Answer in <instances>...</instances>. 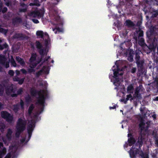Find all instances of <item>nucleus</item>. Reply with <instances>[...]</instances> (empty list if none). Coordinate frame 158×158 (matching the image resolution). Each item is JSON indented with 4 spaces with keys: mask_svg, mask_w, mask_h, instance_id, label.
Instances as JSON below:
<instances>
[{
    "mask_svg": "<svg viewBox=\"0 0 158 158\" xmlns=\"http://www.w3.org/2000/svg\"><path fill=\"white\" fill-rule=\"evenodd\" d=\"M20 105L22 109L24 108V102L23 100L21 99L20 100Z\"/></svg>",
    "mask_w": 158,
    "mask_h": 158,
    "instance_id": "nucleus-51",
    "label": "nucleus"
},
{
    "mask_svg": "<svg viewBox=\"0 0 158 158\" xmlns=\"http://www.w3.org/2000/svg\"><path fill=\"white\" fill-rule=\"evenodd\" d=\"M25 78V77H24L22 78L21 79H20L19 78V81H18V83L20 85L22 84L23 83L24 81Z\"/></svg>",
    "mask_w": 158,
    "mask_h": 158,
    "instance_id": "nucleus-47",
    "label": "nucleus"
},
{
    "mask_svg": "<svg viewBox=\"0 0 158 158\" xmlns=\"http://www.w3.org/2000/svg\"><path fill=\"white\" fill-rule=\"evenodd\" d=\"M140 89L139 87H137L136 88L135 91L134 98H138L139 99L141 98V95L139 93Z\"/></svg>",
    "mask_w": 158,
    "mask_h": 158,
    "instance_id": "nucleus-18",
    "label": "nucleus"
},
{
    "mask_svg": "<svg viewBox=\"0 0 158 158\" xmlns=\"http://www.w3.org/2000/svg\"><path fill=\"white\" fill-rule=\"evenodd\" d=\"M30 16L34 18L38 17V18H39L43 17V14L39 11H35L31 12L30 14Z\"/></svg>",
    "mask_w": 158,
    "mask_h": 158,
    "instance_id": "nucleus-11",
    "label": "nucleus"
},
{
    "mask_svg": "<svg viewBox=\"0 0 158 158\" xmlns=\"http://www.w3.org/2000/svg\"><path fill=\"white\" fill-rule=\"evenodd\" d=\"M36 34L37 36H40V38L44 39V33L42 31H37L36 33Z\"/></svg>",
    "mask_w": 158,
    "mask_h": 158,
    "instance_id": "nucleus-28",
    "label": "nucleus"
},
{
    "mask_svg": "<svg viewBox=\"0 0 158 158\" xmlns=\"http://www.w3.org/2000/svg\"><path fill=\"white\" fill-rule=\"evenodd\" d=\"M144 62V60H141L136 62L138 69L141 73L143 72L144 70V67L143 66Z\"/></svg>",
    "mask_w": 158,
    "mask_h": 158,
    "instance_id": "nucleus-8",
    "label": "nucleus"
},
{
    "mask_svg": "<svg viewBox=\"0 0 158 158\" xmlns=\"http://www.w3.org/2000/svg\"><path fill=\"white\" fill-rule=\"evenodd\" d=\"M118 69L116 70H115V69H114L113 70L114 71V76H113V77H117L118 75V71L119 69L118 68V66H117Z\"/></svg>",
    "mask_w": 158,
    "mask_h": 158,
    "instance_id": "nucleus-39",
    "label": "nucleus"
},
{
    "mask_svg": "<svg viewBox=\"0 0 158 158\" xmlns=\"http://www.w3.org/2000/svg\"><path fill=\"white\" fill-rule=\"evenodd\" d=\"M42 72V70H40L36 73V77H39L41 74Z\"/></svg>",
    "mask_w": 158,
    "mask_h": 158,
    "instance_id": "nucleus-50",
    "label": "nucleus"
},
{
    "mask_svg": "<svg viewBox=\"0 0 158 158\" xmlns=\"http://www.w3.org/2000/svg\"><path fill=\"white\" fill-rule=\"evenodd\" d=\"M13 37L14 39H20L22 40L27 38V36L23 33H15Z\"/></svg>",
    "mask_w": 158,
    "mask_h": 158,
    "instance_id": "nucleus-13",
    "label": "nucleus"
},
{
    "mask_svg": "<svg viewBox=\"0 0 158 158\" xmlns=\"http://www.w3.org/2000/svg\"><path fill=\"white\" fill-rule=\"evenodd\" d=\"M32 21L35 23H39V22L38 20L36 19H32Z\"/></svg>",
    "mask_w": 158,
    "mask_h": 158,
    "instance_id": "nucleus-59",
    "label": "nucleus"
},
{
    "mask_svg": "<svg viewBox=\"0 0 158 158\" xmlns=\"http://www.w3.org/2000/svg\"><path fill=\"white\" fill-rule=\"evenodd\" d=\"M134 0H119V2L121 5H124L126 3L131 4Z\"/></svg>",
    "mask_w": 158,
    "mask_h": 158,
    "instance_id": "nucleus-22",
    "label": "nucleus"
},
{
    "mask_svg": "<svg viewBox=\"0 0 158 158\" xmlns=\"http://www.w3.org/2000/svg\"><path fill=\"white\" fill-rule=\"evenodd\" d=\"M114 77V84L115 85L117 86L119 84V82L120 81L119 78L118 77Z\"/></svg>",
    "mask_w": 158,
    "mask_h": 158,
    "instance_id": "nucleus-29",
    "label": "nucleus"
},
{
    "mask_svg": "<svg viewBox=\"0 0 158 158\" xmlns=\"http://www.w3.org/2000/svg\"><path fill=\"white\" fill-rule=\"evenodd\" d=\"M35 46L36 48L38 49H40L42 47V44L38 41H36L35 42Z\"/></svg>",
    "mask_w": 158,
    "mask_h": 158,
    "instance_id": "nucleus-31",
    "label": "nucleus"
},
{
    "mask_svg": "<svg viewBox=\"0 0 158 158\" xmlns=\"http://www.w3.org/2000/svg\"><path fill=\"white\" fill-rule=\"evenodd\" d=\"M134 98V97H132V95L131 94H129L127 95V97L126 99V100H127V101L130 100V101H131L133 100Z\"/></svg>",
    "mask_w": 158,
    "mask_h": 158,
    "instance_id": "nucleus-42",
    "label": "nucleus"
},
{
    "mask_svg": "<svg viewBox=\"0 0 158 158\" xmlns=\"http://www.w3.org/2000/svg\"><path fill=\"white\" fill-rule=\"evenodd\" d=\"M137 143H138L139 144V148H140L142 146L143 143V139L142 137H141L140 139L138 140Z\"/></svg>",
    "mask_w": 158,
    "mask_h": 158,
    "instance_id": "nucleus-37",
    "label": "nucleus"
},
{
    "mask_svg": "<svg viewBox=\"0 0 158 158\" xmlns=\"http://www.w3.org/2000/svg\"><path fill=\"white\" fill-rule=\"evenodd\" d=\"M152 83L154 86L158 90V77L157 76L154 79Z\"/></svg>",
    "mask_w": 158,
    "mask_h": 158,
    "instance_id": "nucleus-24",
    "label": "nucleus"
},
{
    "mask_svg": "<svg viewBox=\"0 0 158 158\" xmlns=\"http://www.w3.org/2000/svg\"><path fill=\"white\" fill-rule=\"evenodd\" d=\"M11 155L10 153H8L4 158H11Z\"/></svg>",
    "mask_w": 158,
    "mask_h": 158,
    "instance_id": "nucleus-61",
    "label": "nucleus"
},
{
    "mask_svg": "<svg viewBox=\"0 0 158 158\" xmlns=\"http://www.w3.org/2000/svg\"><path fill=\"white\" fill-rule=\"evenodd\" d=\"M139 33H138V39H139L140 37L141 38L143 37V31L142 30H139Z\"/></svg>",
    "mask_w": 158,
    "mask_h": 158,
    "instance_id": "nucleus-44",
    "label": "nucleus"
},
{
    "mask_svg": "<svg viewBox=\"0 0 158 158\" xmlns=\"http://www.w3.org/2000/svg\"><path fill=\"white\" fill-rule=\"evenodd\" d=\"M6 127L5 125L3 123H0V130L2 132H3L4 131V129Z\"/></svg>",
    "mask_w": 158,
    "mask_h": 158,
    "instance_id": "nucleus-41",
    "label": "nucleus"
},
{
    "mask_svg": "<svg viewBox=\"0 0 158 158\" xmlns=\"http://www.w3.org/2000/svg\"><path fill=\"white\" fill-rule=\"evenodd\" d=\"M150 37H149L148 36L147 37L148 38L149 40L152 42V44H156V43L157 42V39L156 37V36L153 35H152Z\"/></svg>",
    "mask_w": 158,
    "mask_h": 158,
    "instance_id": "nucleus-17",
    "label": "nucleus"
},
{
    "mask_svg": "<svg viewBox=\"0 0 158 158\" xmlns=\"http://www.w3.org/2000/svg\"><path fill=\"white\" fill-rule=\"evenodd\" d=\"M35 70L33 68L29 69L28 70V72L29 73H31L32 72H34Z\"/></svg>",
    "mask_w": 158,
    "mask_h": 158,
    "instance_id": "nucleus-58",
    "label": "nucleus"
},
{
    "mask_svg": "<svg viewBox=\"0 0 158 158\" xmlns=\"http://www.w3.org/2000/svg\"><path fill=\"white\" fill-rule=\"evenodd\" d=\"M8 74L10 76H12L14 75V72L13 70H10L8 71Z\"/></svg>",
    "mask_w": 158,
    "mask_h": 158,
    "instance_id": "nucleus-49",
    "label": "nucleus"
},
{
    "mask_svg": "<svg viewBox=\"0 0 158 158\" xmlns=\"http://www.w3.org/2000/svg\"><path fill=\"white\" fill-rule=\"evenodd\" d=\"M11 64L12 66H13L14 67H16V64L15 61V60L11 63Z\"/></svg>",
    "mask_w": 158,
    "mask_h": 158,
    "instance_id": "nucleus-62",
    "label": "nucleus"
},
{
    "mask_svg": "<svg viewBox=\"0 0 158 158\" xmlns=\"http://www.w3.org/2000/svg\"><path fill=\"white\" fill-rule=\"evenodd\" d=\"M26 122L23 120L21 118H19L16 126V129H19L22 131H24L26 128Z\"/></svg>",
    "mask_w": 158,
    "mask_h": 158,
    "instance_id": "nucleus-4",
    "label": "nucleus"
},
{
    "mask_svg": "<svg viewBox=\"0 0 158 158\" xmlns=\"http://www.w3.org/2000/svg\"><path fill=\"white\" fill-rule=\"evenodd\" d=\"M138 41V44L139 45L141 46H143L145 45H146L144 42V39L143 38L141 37L139 38Z\"/></svg>",
    "mask_w": 158,
    "mask_h": 158,
    "instance_id": "nucleus-25",
    "label": "nucleus"
},
{
    "mask_svg": "<svg viewBox=\"0 0 158 158\" xmlns=\"http://www.w3.org/2000/svg\"><path fill=\"white\" fill-rule=\"evenodd\" d=\"M23 92V89L22 88H20L18 90L17 92V94L18 95H21Z\"/></svg>",
    "mask_w": 158,
    "mask_h": 158,
    "instance_id": "nucleus-46",
    "label": "nucleus"
},
{
    "mask_svg": "<svg viewBox=\"0 0 158 158\" xmlns=\"http://www.w3.org/2000/svg\"><path fill=\"white\" fill-rule=\"evenodd\" d=\"M19 109V105L17 104L13 106V110L15 113L18 112Z\"/></svg>",
    "mask_w": 158,
    "mask_h": 158,
    "instance_id": "nucleus-27",
    "label": "nucleus"
},
{
    "mask_svg": "<svg viewBox=\"0 0 158 158\" xmlns=\"http://www.w3.org/2000/svg\"><path fill=\"white\" fill-rule=\"evenodd\" d=\"M1 117L9 123H11L14 119L13 116L6 111H2L1 112Z\"/></svg>",
    "mask_w": 158,
    "mask_h": 158,
    "instance_id": "nucleus-3",
    "label": "nucleus"
},
{
    "mask_svg": "<svg viewBox=\"0 0 158 158\" xmlns=\"http://www.w3.org/2000/svg\"><path fill=\"white\" fill-rule=\"evenodd\" d=\"M6 60L7 58L4 56L0 55V64L7 68L9 67V63L6 61Z\"/></svg>",
    "mask_w": 158,
    "mask_h": 158,
    "instance_id": "nucleus-7",
    "label": "nucleus"
},
{
    "mask_svg": "<svg viewBox=\"0 0 158 158\" xmlns=\"http://www.w3.org/2000/svg\"><path fill=\"white\" fill-rule=\"evenodd\" d=\"M142 155H141L142 158H149L148 155H146L145 156L144 155L142 151H141Z\"/></svg>",
    "mask_w": 158,
    "mask_h": 158,
    "instance_id": "nucleus-57",
    "label": "nucleus"
},
{
    "mask_svg": "<svg viewBox=\"0 0 158 158\" xmlns=\"http://www.w3.org/2000/svg\"><path fill=\"white\" fill-rule=\"evenodd\" d=\"M155 45H150L148 46H147V53L149 54L151 52H154L156 50V47L154 46Z\"/></svg>",
    "mask_w": 158,
    "mask_h": 158,
    "instance_id": "nucleus-15",
    "label": "nucleus"
},
{
    "mask_svg": "<svg viewBox=\"0 0 158 158\" xmlns=\"http://www.w3.org/2000/svg\"><path fill=\"white\" fill-rule=\"evenodd\" d=\"M19 78L17 77H15L13 78V80L14 81H18Z\"/></svg>",
    "mask_w": 158,
    "mask_h": 158,
    "instance_id": "nucleus-60",
    "label": "nucleus"
},
{
    "mask_svg": "<svg viewBox=\"0 0 158 158\" xmlns=\"http://www.w3.org/2000/svg\"><path fill=\"white\" fill-rule=\"evenodd\" d=\"M126 23V25L128 27H132L134 26L133 23L130 20H127Z\"/></svg>",
    "mask_w": 158,
    "mask_h": 158,
    "instance_id": "nucleus-30",
    "label": "nucleus"
},
{
    "mask_svg": "<svg viewBox=\"0 0 158 158\" xmlns=\"http://www.w3.org/2000/svg\"><path fill=\"white\" fill-rule=\"evenodd\" d=\"M47 48V46H46L44 48H42L40 49H39V52L40 55L41 56V58L40 60V61H41L43 57H44V55L45 54L46 55L47 54L48 51L46 52V50Z\"/></svg>",
    "mask_w": 158,
    "mask_h": 158,
    "instance_id": "nucleus-12",
    "label": "nucleus"
},
{
    "mask_svg": "<svg viewBox=\"0 0 158 158\" xmlns=\"http://www.w3.org/2000/svg\"><path fill=\"white\" fill-rule=\"evenodd\" d=\"M128 60H129L130 62H132L133 60L132 56L130 55V56L128 57Z\"/></svg>",
    "mask_w": 158,
    "mask_h": 158,
    "instance_id": "nucleus-53",
    "label": "nucleus"
},
{
    "mask_svg": "<svg viewBox=\"0 0 158 158\" xmlns=\"http://www.w3.org/2000/svg\"><path fill=\"white\" fill-rule=\"evenodd\" d=\"M7 8L6 7H4L2 8V9H1V11H2V12L3 13H4L7 12Z\"/></svg>",
    "mask_w": 158,
    "mask_h": 158,
    "instance_id": "nucleus-52",
    "label": "nucleus"
},
{
    "mask_svg": "<svg viewBox=\"0 0 158 158\" xmlns=\"http://www.w3.org/2000/svg\"><path fill=\"white\" fill-rule=\"evenodd\" d=\"M34 108V105L33 104H32L31 105V106L29 107L28 112L29 114L30 115L31 114L32 112V111Z\"/></svg>",
    "mask_w": 158,
    "mask_h": 158,
    "instance_id": "nucleus-36",
    "label": "nucleus"
},
{
    "mask_svg": "<svg viewBox=\"0 0 158 158\" xmlns=\"http://www.w3.org/2000/svg\"><path fill=\"white\" fill-rule=\"evenodd\" d=\"M146 34L147 36H149L150 37L152 35L157 36L158 35V28L153 27L150 29L149 31L146 32Z\"/></svg>",
    "mask_w": 158,
    "mask_h": 158,
    "instance_id": "nucleus-6",
    "label": "nucleus"
},
{
    "mask_svg": "<svg viewBox=\"0 0 158 158\" xmlns=\"http://www.w3.org/2000/svg\"><path fill=\"white\" fill-rule=\"evenodd\" d=\"M20 6L24 7L23 8H20L19 10V13L25 12L27 11V6L24 3L21 2L20 3Z\"/></svg>",
    "mask_w": 158,
    "mask_h": 158,
    "instance_id": "nucleus-16",
    "label": "nucleus"
},
{
    "mask_svg": "<svg viewBox=\"0 0 158 158\" xmlns=\"http://www.w3.org/2000/svg\"><path fill=\"white\" fill-rule=\"evenodd\" d=\"M16 61L21 65L23 66L25 64V63L23 59L19 56H16Z\"/></svg>",
    "mask_w": 158,
    "mask_h": 158,
    "instance_id": "nucleus-20",
    "label": "nucleus"
},
{
    "mask_svg": "<svg viewBox=\"0 0 158 158\" xmlns=\"http://www.w3.org/2000/svg\"><path fill=\"white\" fill-rule=\"evenodd\" d=\"M12 132V131L10 128H9L8 129L7 132L6 134V137L9 140H10L11 139V135Z\"/></svg>",
    "mask_w": 158,
    "mask_h": 158,
    "instance_id": "nucleus-21",
    "label": "nucleus"
},
{
    "mask_svg": "<svg viewBox=\"0 0 158 158\" xmlns=\"http://www.w3.org/2000/svg\"><path fill=\"white\" fill-rule=\"evenodd\" d=\"M2 82L1 84H0V93H1L2 92H3L4 89V87L2 86Z\"/></svg>",
    "mask_w": 158,
    "mask_h": 158,
    "instance_id": "nucleus-55",
    "label": "nucleus"
},
{
    "mask_svg": "<svg viewBox=\"0 0 158 158\" xmlns=\"http://www.w3.org/2000/svg\"><path fill=\"white\" fill-rule=\"evenodd\" d=\"M158 15V10L154 11L152 14V16L153 17H156Z\"/></svg>",
    "mask_w": 158,
    "mask_h": 158,
    "instance_id": "nucleus-48",
    "label": "nucleus"
},
{
    "mask_svg": "<svg viewBox=\"0 0 158 158\" xmlns=\"http://www.w3.org/2000/svg\"><path fill=\"white\" fill-rule=\"evenodd\" d=\"M35 126V122L31 120L29 123L27 127V132L28 134V138L27 141L30 139L31 136L32 132L34 130V127Z\"/></svg>",
    "mask_w": 158,
    "mask_h": 158,
    "instance_id": "nucleus-5",
    "label": "nucleus"
},
{
    "mask_svg": "<svg viewBox=\"0 0 158 158\" xmlns=\"http://www.w3.org/2000/svg\"><path fill=\"white\" fill-rule=\"evenodd\" d=\"M2 85L4 87L6 94L9 95L12 93H14L15 92V91L13 88L12 84H9L6 81H4L2 82Z\"/></svg>",
    "mask_w": 158,
    "mask_h": 158,
    "instance_id": "nucleus-2",
    "label": "nucleus"
},
{
    "mask_svg": "<svg viewBox=\"0 0 158 158\" xmlns=\"http://www.w3.org/2000/svg\"><path fill=\"white\" fill-rule=\"evenodd\" d=\"M6 152V148H3L2 150H0V157L2 158L3 156L4 155Z\"/></svg>",
    "mask_w": 158,
    "mask_h": 158,
    "instance_id": "nucleus-33",
    "label": "nucleus"
},
{
    "mask_svg": "<svg viewBox=\"0 0 158 158\" xmlns=\"http://www.w3.org/2000/svg\"><path fill=\"white\" fill-rule=\"evenodd\" d=\"M25 101L27 103L31 101V96L29 94L25 97Z\"/></svg>",
    "mask_w": 158,
    "mask_h": 158,
    "instance_id": "nucleus-40",
    "label": "nucleus"
},
{
    "mask_svg": "<svg viewBox=\"0 0 158 158\" xmlns=\"http://www.w3.org/2000/svg\"><path fill=\"white\" fill-rule=\"evenodd\" d=\"M53 31L55 34H56L57 31H58V32H62L63 31V30L62 29L60 28L59 27H58L56 28L53 29Z\"/></svg>",
    "mask_w": 158,
    "mask_h": 158,
    "instance_id": "nucleus-43",
    "label": "nucleus"
},
{
    "mask_svg": "<svg viewBox=\"0 0 158 158\" xmlns=\"http://www.w3.org/2000/svg\"><path fill=\"white\" fill-rule=\"evenodd\" d=\"M3 16L4 19L8 20L12 16V15L10 12H8L7 14H4Z\"/></svg>",
    "mask_w": 158,
    "mask_h": 158,
    "instance_id": "nucleus-26",
    "label": "nucleus"
},
{
    "mask_svg": "<svg viewBox=\"0 0 158 158\" xmlns=\"http://www.w3.org/2000/svg\"><path fill=\"white\" fill-rule=\"evenodd\" d=\"M135 60L136 62L137 61H139L141 60H140V56L139 55V54L137 52H136L135 54Z\"/></svg>",
    "mask_w": 158,
    "mask_h": 158,
    "instance_id": "nucleus-38",
    "label": "nucleus"
},
{
    "mask_svg": "<svg viewBox=\"0 0 158 158\" xmlns=\"http://www.w3.org/2000/svg\"><path fill=\"white\" fill-rule=\"evenodd\" d=\"M1 26V25H0V32L6 35L8 32V30L2 28Z\"/></svg>",
    "mask_w": 158,
    "mask_h": 158,
    "instance_id": "nucleus-34",
    "label": "nucleus"
},
{
    "mask_svg": "<svg viewBox=\"0 0 158 158\" xmlns=\"http://www.w3.org/2000/svg\"><path fill=\"white\" fill-rule=\"evenodd\" d=\"M135 147L132 146L130 149L129 154L131 158H135L136 155L139 154V150L137 148L135 150Z\"/></svg>",
    "mask_w": 158,
    "mask_h": 158,
    "instance_id": "nucleus-9",
    "label": "nucleus"
},
{
    "mask_svg": "<svg viewBox=\"0 0 158 158\" xmlns=\"http://www.w3.org/2000/svg\"><path fill=\"white\" fill-rule=\"evenodd\" d=\"M133 86L131 84L130 85L127 87V91L128 92L131 91L133 90Z\"/></svg>",
    "mask_w": 158,
    "mask_h": 158,
    "instance_id": "nucleus-45",
    "label": "nucleus"
},
{
    "mask_svg": "<svg viewBox=\"0 0 158 158\" xmlns=\"http://www.w3.org/2000/svg\"><path fill=\"white\" fill-rule=\"evenodd\" d=\"M136 68L135 67H133L131 70V73L134 74L136 72Z\"/></svg>",
    "mask_w": 158,
    "mask_h": 158,
    "instance_id": "nucleus-54",
    "label": "nucleus"
},
{
    "mask_svg": "<svg viewBox=\"0 0 158 158\" xmlns=\"http://www.w3.org/2000/svg\"><path fill=\"white\" fill-rule=\"evenodd\" d=\"M145 123L143 121H141L139 124V127L140 129V130L141 131H147L148 130L149 126L148 125L145 127Z\"/></svg>",
    "mask_w": 158,
    "mask_h": 158,
    "instance_id": "nucleus-14",
    "label": "nucleus"
},
{
    "mask_svg": "<svg viewBox=\"0 0 158 158\" xmlns=\"http://www.w3.org/2000/svg\"><path fill=\"white\" fill-rule=\"evenodd\" d=\"M16 133H15V135L16 137H19L21 133L24 131H22L19 129H16Z\"/></svg>",
    "mask_w": 158,
    "mask_h": 158,
    "instance_id": "nucleus-32",
    "label": "nucleus"
},
{
    "mask_svg": "<svg viewBox=\"0 0 158 158\" xmlns=\"http://www.w3.org/2000/svg\"><path fill=\"white\" fill-rule=\"evenodd\" d=\"M127 136L128 138V142L129 143V145L130 146H131L135 143L136 142V140L135 138L133 137V136L132 133H128Z\"/></svg>",
    "mask_w": 158,
    "mask_h": 158,
    "instance_id": "nucleus-10",
    "label": "nucleus"
},
{
    "mask_svg": "<svg viewBox=\"0 0 158 158\" xmlns=\"http://www.w3.org/2000/svg\"><path fill=\"white\" fill-rule=\"evenodd\" d=\"M20 71L23 74H26L27 73V71L24 69H21Z\"/></svg>",
    "mask_w": 158,
    "mask_h": 158,
    "instance_id": "nucleus-56",
    "label": "nucleus"
},
{
    "mask_svg": "<svg viewBox=\"0 0 158 158\" xmlns=\"http://www.w3.org/2000/svg\"><path fill=\"white\" fill-rule=\"evenodd\" d=\"M11 96L12 98L16 97L18 95L17 94H13L11 95Z\"/></svg>",
    "mask_w": 158,
    "mask_h": 158,
    "instance_id": "nucleus-64",
    "label": "nucleus"
},
{
    "mask_svg": "<svg viewBox=\"0 0 158 158\" xmlns=\"http://www.w3.org/2000/svg\"><path fill=\"white\" fill-rule=\"evenodd\" d=\"M37 55L36 53H32L31 54V56L29 59V62L31 63H33L36 60Z\"/></svg>",
    "mask_w": 158,
    "mask_h": 158,
    "instance_id": "nucleus-19",
    "label": "nucleus"
},
{
    "mask_svg": "<svg viewBox=\"0 0 158 158\" xmlns=\"http://www.w3.org/2000/svg\"><path fill=\"white\" fill-rule=\"evenodd\" d=\"M39 62H38V63H34L32 64V68H34L37 65V64L39 63Z\"/></svg>",
    "mask_w": 158,
    "mask_h": 158,
    "instance_id": "nucleus-63",
    "label": "nucleus"
},
{
    "mask_svg": "<svg viewBox=\"0 0 158 158\" xmlns=\"http://www.w3.org/2000/svg\"><path fill=\"white\" fill-rule=\"evenodd\" d=\"M30 93L32 96H35L37 94L39 95V97L36 104L42 106L40 108V113H41L44 110L45 99L48 97L47 91L42 89L37 91L35 89L31 88V89Z\"/></svg>",
    "mask_w": 158,
    "mask_h": 158,
    "instance_id": "nucleus-1",
    "label": "nucleus"
},
{
    "mask_svg": "<svg viewBox=\"0 0 158 158\" xmlns=\"http://www.w3.org/2000/svg\"><path fill=\"white\" fill-rule=\"evenodd\" d=\"M8 47V45L6 43L1 45L0 44V50H2L4 48H6Z\"/></svg>",
    "mask_w": 158,
    "mask_h": 158,
    "instance_id": "nucleus-35",
    "label": "nucleus"
},
{
    "mask_svg": "<svg viewBox=\"0 0 158 158\" xmlns=\"http://www.w3.org/2000/svg\"><path fill=\"white\" fill-rule=\"evenodd\" d=\"M22 21V19L19 17H16L12 19V22L14 23H21Z\"/></svg>",
    "mask_w": 158,
    "mask_h": 158,
    "instance_id": "nucleus-23",
    "label": "nucleus"
}]
</instances>
